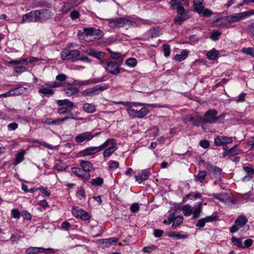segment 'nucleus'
Returning <instances> with one entry per match:
<instances>
[{"mask_svg": "<svg viewBox=\"0 0 254 254\" xmlns=\"http://www.w3.org/2000/svg\"><path fill=\"white\" fill-rule=\"evenodd\" d=\"M26 88L19 84L13 89H10L12 96H18L24 93L26 91Z\"/></svg>", "mask_w": 254, "mask_h": 254, "instance_id": "obj_24", "label": "nucleus"}, {"mask_svg": "<svg viewBox=\"0 0 254 254\" xmlns=\"http://www.w3.org/2000/svg\"><path fill=\"white\" fill-rule=\"evenodd\" d=\"M93 41L95 40H99L102 38L103 36V32L100 29H95L93 28Z\"/></svg>", "mask_w": 254, "mask_h": 254, "instance_id": "obj_39", "label": "nucleus"}, {"mask_svg": "<svg viewBox=\"0 0 254 254\" xmlns=\"http://www.w3.org/2000/svg\"><path fill=\"white\" fill-rule=\"evenodd\" d=\"M219 54V52L218 51L216 50L215 49H213L207 52L206 56L209 60H215L217 58Z\"/></svg>", "mask_w": 254, "mask_h": 254, "instance_id": "obj_34", "label": "nucleus"}, {"mask_svg": "<svg viewBox=\"0 0 254 254\" xmlns=\"http://www.w3.org/2000/svg\"><path fill=\"white\" fill-rule=\"evenodd\" d=\"M100 152L97 146L88 147L83 150L81 152V154L83 156H89L93 155Z\"/></svg>", "mask_w": 254, "mask_h": 254, "instance_id": "obj_18", "label": "nucleus"}, {"mask_svg": "<svg viewBox=\"0 0 254 254\" xmlns=\"http://www.w3.org/2000/svg\"><path fill=\"white\" fill-rule=\"evenodd\" d=\"M186 197L191 200H195L197 198H201L202 196L201 193L198 192H196L195 193L190 192L186 195Z\"/></svg>", "mask_w": 254, "mask_h": 254, "instance_id": "obj_47", "label": "nucleus"}, {"mask_svg": "<svg viewBox=\"0 0 254 254\" xmlns=\"http://www.w3.org/2000/svg\"><path fill=\"white\" fill-rule=\"evenodd\" d=\"M46 252V253L48 252H52L54 250L52 249H44L43 248L39 247H30L26 250L25 253L26 254H36L39 253H43Z\"/></svg>", "mask_w": 254, "mask_h": 254, "instance_id": "obj_17", "label": "nucleus"}, {"mask_svg": "<svg viewBox=\"0 0 254 254\" xmlns=\"http://www.w3.org/2000/svg\"><path fill=\"white\" fill-rule=\"evenodd\" d=\"M106 80V76H103L101 77L94 78L92 80H88L80 81L78 85L80 86L87 85L92 83H97Z\"/></svg>", "mask_w": 254, "mask_h": 254, "instance_id": "obj_19", "label": "nucleus"}, {"mask_svg": "<svg viewBox=\"0 0 254 254\" xmlns=\"http://www.w3.org/2000/svg\"><path fill=\"white\" fill-rule=\"evenodd\" d=\"M108 52L110 54V56L111 58L115 60H118L119 58H120L121 55V53L118 52H113L110 49H108L107 50Z\"/></svg>", "mask_w": 254, "mask_h": 254, "instance_id": "obj_53", "label": "nucleus"}, {"mask_svg": "<svg viewBox=\"0 0 254 254\" xmlns=\"http://www.w3.org/2000/svg\"><path fill=\"white\" fill-rule=\"evenodd\" d=\"M221 35V33L219 31H214L211 34L210 38L212 40L216 41L219 39Z\"/></svg>", "mask_w": 254, "mask_h": 254, "instance_id": "obj_60", "label": "nucleus"}, {"mask_svg": "<svg viewBox=\"0 0 254 254\" xmlns=\"http://www.w3.org/2000/svg\"><path fill=\"white\" fill-rule=\"evenodd\" d=\"M211 195L215 198L223 201L225 199L227 194L224 193H213Z\"/></svg>", "mask_w": 254, "mask_h": 254, "instance_id": "obj_54", "label": "nucleus"}, {"mask_svg": "<svg viewBox=\"0 0 254 254\" xmlns=\"http://www.w3.org/2000/svg\"><path fill=\"white\" fill-rule=\"evenodd\" d=\"M71 170L72 173L78 178L82 180L83 182H85L90 178V173L85 172L83 169H82L81 167H73Z\"/></svg>", "mask_w": 254, "mask_h": 254, "instance_id": "obj_12", "label": "nucleus"}, {"mask_svg": "<svg viewBox=\"0 0 254 254\" xmlns=\"http://www.w3.org/2000/svg\"><path fill=\"white\" fill-rule=\"evenodd\" d=\"M252 13L249 11H245L244 12L236 13L227 16V20L228 24H232L235 22H238L241 20L246 19L249 17Z\"/></svg>", "mask_w": 254, "mask_h": 254, "instance_id": "obj_8", "label": "nucleus"}, {"mask_svg": "<svg viewBox=\"0 0 254 254\" xmlns=\"http://www.w3.org/2000/svg\"><path fill=\"white\" fill-rule=\"evenodd\" d=\"M38 92L45 96H52L54 94V90L46 88H40L39 89Z\"/></svg>", "mask_w": 254, "mask_h": 254, "instance_id": "obj_45", "label": "nucleus"}, {"mask_svg": "<svg viewBox=\"0 0 254 254\" xmlns=\"http://www.w3.org/2000/svg\"><path fill=\"white\" fill-rule=\"evenodd\" d=\"M103 53L102 52H96L94 51H91L89 55L90 56H91L98 60H100L101 59L102 56H103Z\"/></svg>", "mask_w": 254, "mask_h": 254, "instance_id": "obj_56", "label": "nucleus"}, {"mask_svg": "<svg viewBox=\"0 0 254 254\" xmlns=\"http://www.w3.org/2000/svg\"><path fill=\"white\" fill-rule=\"evenodd\" d=\"M232 142V138L227 136L220 135L214 138V143L216 146H222L227 143H230Z\"/></svg>", "mask_w": 254, "mask_h": 254, "instance_id": "obj_16", "label": "nucleus"}, {"mask_svg": "<svg viewBox=\"0 0 254 254\" xmlns=\"http://www.w3.org/2000/svg\"><path fill=\"white\" fill-rule=\"evenodd\" d=\"M183 220L184 218L182 216H175V215H174L173 222L171 226V227L173 229H176L178 226H179L182 223Z\"/></svg>", "mask_w": 254, "mask_h": 254, "instance_id": "obj_36", "label": "nucleus"}, {"mask_svg": "<svg viewBox=\"0 0 254 254\" xmlns=\"http://www.w3.org/2000/svg\"><path fill=\"white\" fill-rule=\"evenodd\" d=\"M73 8H74V6L68 0L67 1L64 2L61 11L63 14H65Z\"/></svg>", "mask_w": 254, "mask_h": 254, "instance_id": "obj_29", "label": "nucleus"}, {"mask_svg": "<svg viewBox=\"0 0 254 254\" xmlns=\"http://www.w3.org/2000/svg\"><path fill=\"white\" fill-rule=\"evenodd\" d=\"M148 32L149 33L150 38L156 37L159 35L157 30L155 28L150 29Z\"/></svg>", "mask_w": 254, "mask_h": 254, "instance_id": "obj_62", "label": "nucleus"}, {"mask_svg": "<svg viewBox=\"0 0 254 254\" xmlns=\"http://www.w3.org/2000/svg\"><path fill=\"white\" fill-rule=\"evenodd\" d=\"M199 144L201 147L204 149L208 148L210 145L209 141L206 139L200 140L199 141Z\"/></svg>", "mask_w": 254, "mask_h": 254, "instance_id": "obj_63", "label": "nucleus"}, {"mask_svg": "<svg viewBox=\"0 0 254 254\" xmlns=\"http://www.w3.org/2000/svg\"><path fill=\"white\" fill-rule=\"evenodd\" d=\"M231 242L235 246H236L238 248H242V247H243L241 239L232 237Z\"/></svg>", "mask_w": 254, "mask_h": 254, "instance_id": "obj_51", "label": "nucleus"}, {"mask_svg": "<svg viewBox=\"0 0 254 254\" xmlns=\"http://www.w3.org/2000/svg\"><path fill=\"white\" fill-rule=\"evenodd\" d=\"M116 145V143L115 142V140L114 139H108L103 143L101 144L100 146H97L99 151H101L104 149L105 148L108 147L109 145Z\"/></svg>", "mask_w": 254, "mask_h": 254, "instance_id": "obj_30", "label": "nucleus"}, {"mask_svg": "<svg viewBox=\"0 0 254 254\" xmlns=\"http://www.w3.org/2000/svg\"><path fill=\"white\" fill-rule=\"evenodd\" d=\"M206 176V172L205 171H199L197 175H195L196 182L202 183Z\"/></svg>", "mask_w": 254, "mask_h": 254, "instance_id": "obj_42", "label": "nucleus"}, {"mask_svg": "<svg viewBox=\"0 0 254 254\" xmlns=\"http://www.w3.org/2000/svg\"><path fill=\"white\" fill-rule=\"evenodd\" d=\"M35 21L42 22L51 17V11L47 9H41L33 10Z\"/></svg>", "mask_w": 254, "mask_h": 254, "instance_id": "obj_7", "label": "nucleus"}, {"mask_svg": "<svg viewBox=\"0 0 254 254\" xmlns=\"http://www.w3.org/2000/svg\"><path fill=\"white\" fill-rule=\"evenodd\" d=\"M46 85L50 88H57L60 87H65L66 85H69V84H68L65 82H58L57 81L53 82L51 83H47Z\"/></svg>", "mask_w": 254, "mask_h": 254, "instance_id": "obj_40", "label": "nucleus"}, {"mask_svg": "<svg viewBox=\"0 0 254 254\" xmlns=\"http://www.w3.org/2000/svg\"><path fill=\"white\" fill-rule=\"evenodd\" d=\"M26 154L25 150H21L18 152L15 155L14 165H16L22 162L24 159V155Z\"/></svg>", "mask_w": 254, "mask_h": 254, "instance_id": "obj_27", "label": "nucleus"}, {"mask_svg": "<svg viewBox=\"0 0 254 254\" xmlns=\"http://www.w3.org/2000/svg\"><path fill=\"white\" fill-rule=\"evenodd\" d=\"M8 64L11 65H27L32 62V61L28 60L27 58H22L19 60H10L5 62ZM14 71L16 73H21L26 70V67L23 65L15 66L13 68Z\"/></svg>", "mask_w": 254, "mask_h": 254, "instance_id": "obj_2", "label": "nucleus"}, {"mask_svg": "<svg viewBox=\"0 0 254 254\" xmlns=\"http://www.w3.org/2000/svg\"><path fill=\"white\" fill-rule=\"evenodd\" d=\"M35 22L32 11L23 15L22 22Z\"/></svg>", "mask_w": 254, "mask_h": 254, "instance_id": "obj_37", "label": "nucleus"}, {"mask_svg": "<svg viewBox=\"0 0 254 254\" xmlns=\"http://www.w3.org/2000/svg\"><path fill=\"white\" fill-rule=\"evenodd\" d=\"M218 111L214 109L208 110L204 115L203 118L205 124H213L217 122L216 115Z\"/></svg>", "mask_w": 254, "mask_h": 254, "instance_id": "obj_11", "label": "nucleus"}, {"mask_svg": "<svg viewBox=\"0 0 254 254\" xmlns=\"http://www.w3.org/2000/svg\"><path fill=\"white\" fill-rule=\"evenodd\" d=\"M156 249V247L154 245H150L147 247H145L142 249V251L144 253H151Z\"/></svg>", "mask_w": 254, "mask_h": 254, "instance_id": "obj_57", "label": "nucleus"}, {"mask_svg": "<svg viewBox=\"0 0 254 254\" xmlns=\"http://www.w3.org/2000/svg\"><path fill=\"white\" fill-rule=\"evenodd\" d=\"M69 118L70 117L69 116H67L61 119H52V125H60L64 122L68 120Z\"/></svg>", "mask_w": 254, "mask_h": 254, "instance_id": "obj_46", "label": "nucleus"}, {"mask_svg": "<svg viewBox=\"0 0 254 254\" xmlns=\"http://www.w3.org/2000/svg\"><path fill=\"white\" fill-rule=\"evenodd\" d=\"M127 21L126 25H128L130 27H136L138 26H139L140 25V24L139 23V21H132L129 20L127 18Z\"/></svg>", "mask_w": 254, "mask_h": 254, "instance_id": "obj_59", "label": "nucleus"}, {"mask_svg": "<svg viewBox=\"0 0 254 254\" xmlns=\"http://www.w3.org/2000/svg\"><path fill=\"white\" fill-rule=\"evenodd\" d=\"M90 183L94 187L101 186L103 184L104 179L102 177H98L91 179Z\"/></svg>", "mask_w": 254, "mask_h": 254, "instance_id": "obj_41", "label": "nucleus"}, {"mask_svg": "<svg viewBox=\"0 0 254 254\" xmlns=\"http://www.w3.org/2000/svg\"><path fill=\"white\" fill-rule=\"evenodd\" d=\"M169 4L173 9L177 10L178 15L174 19L175 23L181 25L184 21L190 17L188 14L189 11L186 10L183 6H189L188 0H171Z\"/></svg>", "mask_w": 254, "mask_h": 254, "instance_id": "obj_1", "label": "nucleus"}, {"mask_svg": "<svg viewBox=\"0 0 254 254\" xmlns=\"http://www.w3.org/2000/svg\"><path fill=\"white\" fill-rule=\"evenodd\" d=\"M91 132L85 131L76 135L74 140L77 143H81L84 141L88 142L92 140Z\"/></svg>", "mask_w": 254, "mask_h": 254, "instance_id": "obj_14", "label": "nucleus"}, {"mask_svg": "<svg viewBox=\"0 0 254 254\" xmlns=\"http://www.w3.org/2000/svg\"><path fill=\"white\" fill-rule=\"evenodd\" d=\"M150 172L147 170H143L141 172V174H139L138 175L135 176L136 181L139 184L141 183L143 181H145L148 179L149 176L150 175Z\"/></svg>", "mask_w": 254, "mask_h": 254, "instance_id": "obj_20", "label": "nucleus"}, {"mask_svg": "<svg viewBox=\"0 0 254 254\" xmlns=\"http://www.w3.org/2000/svg\"><path fill=\"white\" fill-rule=\"evenodd\" d=\"M201 206L202 203L199 202L198 203L197 207L196 208H195V210L193 211H192V214L193 215L192 218L193 219H197L200 216Z\"/></svg>", "mask_w": 254, "mask_h": 254, "instance_id": "obj_44", "label": "nucleus"}, {"mask_svg": "<svg viewBox=\"0 0 254 254\" xmlns=\"http://www.w3.org/2000/svg\"><path fill=\"white\" fill-rule=\"evenodd\" d=\"M186 119L188 122H191L195 126H199L200 124L205 123L203 116H192L189 115L187 116Z\"/></svg>", "mask_w": 254, "mask_h": 254, "instance_id": "obj_15", "label": "nucleus"}, {"mask_svg": "<svg viewBox=\"0 0 254 254\" xmlns=\"http://www.w3.org/2000/svg\"><path fill=\"white\" fill-rule=\"evenodd\" d=\"M93 27L84 28L83 32L79 31L77 34V37L80 40H84L87 42L93 41Z\"/></svg>", "mask_w": 254, "mask_h": 254, "instance_id": "obj_9", "label": "nucleus"}, {"mask_svg": "<svg viewBox=\"0 0 254 254\" xmlns=\"http://www.w3.org/2000/svg\"><path fill=\"white\" fill-rule=\"evenodd\" d=\"M240 153V149L238 147L235 145L230 149L225 151L223 153V157H225L228 156L229 157H233L235 155H238Z\"/></svg>", "mask_w": 254, "mask_h": 254, "instance_id": "obj_22", "label": "nucleus"}, {"mask_svg": "<svg viewBox=\"0 0 254 254\" xmlns=\"http://www.w3.org/2000/svg\"><path fill=\"white\" fill-rule=\"evenodd\" d=\"M83 109L87 113H93L96 110V106L94 104L88 103L83 104Z\"/></svg>", "mask_w": 254, "mask_h": 254, "instance_id": "obj_31", "label": "nucleus"}, {"mask_svg": "<svg viewBox=\"0 0 254 254\" xmlns=\"http://www.w3.org/2000/svg\"><path fill=\"white\" fill-rule=\"evenodd\" d=\"M108 88L107 86L97 85L93 87L87 88L81 92V95L84 97H93Z\"/></svg>", "mask_w": 254, "mask_h": 254, "instance_id": "obj_4", "label": "nucleus"}, {"mask_svg": "<svg viewBox=\"0 0 254 254\" xmlns=\"http://www.w3.org/2000/svg\"><path fill=\"white\" fill-rule=\"evenodd\" d=\"M67 168V166L66 164L64 163H59L55 165L54 167V169H56L59 171H65Z\"/></svg>", "mask_w": 254, "mask_h": 254, "instance_id": "obj_55", "label": "nucleus"}, {"mask_svg": "<svg viewBox=\"0 0 254 254\" xmlns=\"http://www.w3.org/2000/svg\"><path fill=\"white\" fill-rule=\"evenodd\" d=\"M72 213L74 216L82 220H87L90 218L89 214L86 211L76 206L73 207Z\"/></svg>", "mask_w": 254, "mask_h": 254, "instance_id": "obj_13", "label": "nucleus"}, {"mask_svg": "<svg viewBox=\"0 0 254 254\" xmlns=\"http://www.w3.org/2000/svg\"><path fill=\"white\" fill-rule=\"evenodd\" d=\"M72 226V225L67 221H64L61 225V229L64 231H69L71 228Z\"/></svg>", "mask_w": 254, "mask_h": 254, "instance_id": "obj_52", "label": "nucleus"}, {"mask_svg": "<svg viewBox=\"0 0 254 254\" xmlns=\"http://www.w3.org/2000/svg\"><path fill=\"white\" fill-rule=\"evenodd\" d=\"M127 111L130 118L139 119L143 118L149 112L148 108L146 107L142 108L139 110H135L131 106H128Z\"/></svg>", "mask_w": 254, "mask_h": 254, "instance_id": "obj_6", "label": "nucleus"}, {"mask_svg": "<svg viewBox=\"0 0 254 254\" xmlns=\"http://www.w3.org/2000/svg\"><path fill=\"white\" fill-rule=\"evenodd\" d=\"M125 64L130 67H134L137 64V60L135 58H130L126 61Z\"/></svg>", "mask_w": 254, "mask_h": 254, "instance_id": "obj_48", "label": "nucleus"}, {"mask_svg": "<svg viewBox=\"0 0 254 254\" xmlns=\"http://www.w3.org/2000/svg\"><path fill=\"white\" fill-rule=\"evenodd\" d=\"M101 63L104 64L103 66L108 72L114 75H118L120 73L122 68L120 66L121 64L114 61L106 62L105 61H102Z\"/></svg>", "mask_w": 254, "mask_h": 254, "instance_id": "obj_3", "label": "nucleus"}, {"mask_svg": "<svg viewBox=\"0 0 254 254\" xmlns=\"http://www.w3.org/2000/svg\"><path fill=\"white\" fill-rule=\"evenodd\" d=\"M163 49L164 53V56L168 57L170 55V47L168 44H164L163 45Z\"/></svg>", "mask_w": 254, "mask_h": 254, "instance_id": "obj_61", "label": "nucleus"}, {"mask_svg": "<svg viewBox=\"0 0 254 254\" xmlns=\"http://www.w3.org/2000/svg\"><path fill=\"white\" fill-rule=\"evenodd\" d=\"M63 91L66 96L70 97L76 94L79 92V89L70 85L69 87L64 88Z\"/></svg>", "mask_w": 254, "mask_h": 254, "instance_id": "obj_23", "label": "nucleus"}, {"mask_svg": "<svg viewBox=\"0 0 254 254\" xmlns=\"http://www.w3.org/2000/svg\"><path fill=\"white\" fill-rule=\"evenodd\" d=\"M205 222H210L213 221H217L218 218V216L216 215H212L211 216H207L203 218Z\"/></svg>", "mask_w": 254, "mask_h": 254, "instance_id": "obj_58", "label": "nucleus"}, {"mask_svg": "<svg viewBox=\"0 0 254 254\" xmlns=\"http://www.w3.org/2000/svg\"><path fill=\"white\" fill-rule=\"evenodd\" d=\"M117 149L116 145L108 147L103 152V157L105 158L109 157Z\"/></svg>", "mask_w": 254, "mask_h": 254, "instance_id": "obj_33", "label": "nucleus"}, {"mask_svg": "<svg viewBox=\"0 0 254 254\" xmlns=\"http://www.w3.org/2000/svg\"><path fill=\"white\" fill-rule=\"evenodd\" d=\"M189 53L188 50H183L181 51V54H177L175 56V60L177 62H182L187 58Z\"/></svg>", "mask_w": 254, "mask_h": 254, "instance_id": "obj_32", "label": "nucleus"}, {"mask_svg": "<svg viewBox=\"0 0 254 254\" xmlns=\"http://www.w3.org/2000/svg\"><path fill=\"white\" fill-rule=\"evenodd\" d=\"M207 169L209 171L213 173L214 177L217 179H220L221 178V174L222 173L221 169L211 164H208L207 165Z\"/></svg>", "mask_w": 254, "mask_h": 254, "instance_id": "obj_21", "label": "nucleus"}, {"mask_svg": "<svg viewBox=\"0 0 254 254\" xmlns=\"http://www.w3.org/2000/svg\"><path fill=\"white\" fill-rule=\"evenodd\" d=\"M248 222V219L243 215H241L236 219L235 223L240 227L244 226Z\"/></svg>", "mask_w": 254, "mask_h": 254, "instance_id": "obj_35", "label": "nucleus"}, {"mask_svg": "<svg viewBox=\"0 0 254 254\" xmlns=\"http://www.w3.org/2000/svg\"><path fill=\"white\" fill-rule=\"evenodd\" d=\"M242 52L244 54L254 57V48L253 47L243 48L242 49Z\"/></svg>", "mask_w": 254, "mask_h": 254, "instance_id": "obj_50", "label": "nucleus"}, {"mask_svg": "<svg viewBox=\"0 0 254 254\" xmlns=\"http://www.w3.org/2000/svg\"><path fill=\"white\" fill-rule=\"evenodd\" d=\"M168 236L176 239H182L188 238L189 235L187 234H181L180 233L172 232L168 234Z\"/></svg>", "mask_w": 254, "mask_h": 254, "instance_id": "obj_38", "label": "nucleus"}, {"mask_svg": "<svg viewBox=\"0 0 254 254\" xmlns=\"http://www.w3.org/2000/svg\"><path fill=\"white\" fill-rule=\"evenodd\" d=\"M244 170L247 174V175L243 177V181H250L252 178V175L254 174V169L246 166L244 167Z\"/></svg>", "mask_w": 254, "mask_h": 254, "instance_id": "obj_26", "label": "nucleus"}, {"mask_svg": "<svg viewBox=\"0 0 254 254\" xmlns=\"http://www.w3.org/2000/svg\"><path fill=\"white\" fill-rule=\"evenodd\" d=\"M118 238L113 237L109 239H103L102 243L105 245L107 247H110L112 243H117L118 242Z\"/></svg>", "mask_w": 254, "mask_h": 254, "instance_id": "obj_43", "label": "nucleus"}, {"mask_svg": "<svg viewBox=\"0 0 254 254\" xmlns=\"http://www.w3.org/2000/svg\"><path fill=\"white\" fill-rule=\"evenodd\" d=\"M80 165L82 169L90 173L93 167L92 163L88 161L80 160Z\"/></svg>", "mask_w": 254, "mask_h": 254, "instance_id": "obj_28", "label": "nucleus"}, {"mask_svg": "<svg viewBox=\"0 0 254 254\" xmlns=\"http://www.w3.org/2000/svg\"><path fill=\"white\" fill-rule=\"evenodd\" d=\"M80 55V52L78 50H69L64 49L61 52V58L65 61L71 60L72 61H78V57Z\"/></svg>", "mask_w": 254, "mask_h": 254, "instance_id": "obj_5", "label": "nucleus"}, {"mask_svg": "<svg viewBox=\"0 0 254 254\" xmlns=\"http://www.w3.org/2000/svg\"><path fill=\"white\" fill-rule=\"evenodd\" d=\"M79 16H80V13L76 10H73L72 11H71V12L70 13V18L72 20H74L75 19L79 18Z\"/></svg>", "mask_w": 254, "mask_h": 254, "instance_id": "obj_64", "label": "nucleus"}, {"mask_svg": "<svg viewBox=\"0 0 254 254\" xmlns=\"http://www.w3.org/2000/svg\"><path fill=\"white\" fill-rule=\"evenodd\" d=\"M182 210L184 215L186 216H190L192 213V209L189 205L184 206Z\"/></svg>", "mask_w": 254, "mask_h": 254, "instance_id": "obj_49", "label": "nucleus"}, {"mask_svg": "<svg viewBox=\"0 0 254 254\" xmlns=\"http://www.w3.org/2000/svg\"><path fill=\"white\" fill-rule=\"evenodd\" d=\"M215 27L225 26L228 24L227 17H222L217 18L213 23Z\"/></svg>", "mask_w": 254, "mask_h": 254, "instance_id": "obj_25", "label": "nucleus"}, {"mask_svg": "<svg viewBox=\"0 0 254 254\" xmlns=\"http://www.w3.org/2000/svg\"><path fill=\"white\" fill-rule=\"evenodd\" d=\"M127 21V17L124 16L118 18H112L109 20L108 25L110 27L112 28H117L123 27L126 25Z\"/></svg>", "mask_w": 254, "mask_h": 254, "instance_id": "obj_10", "label": "nucleus"}]
</instances>
